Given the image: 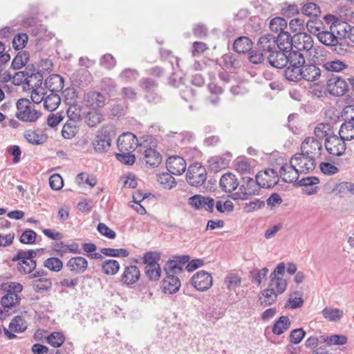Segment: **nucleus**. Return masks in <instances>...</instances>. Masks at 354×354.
Here are the masks:
<instances>
[{"label":"nucleus","instance_id":"cd10ccee","mask_svg":"<svg viewBox=\"0 0 354 354\" xmlns=\"http://www.w3.org/2000/svg\"><path fill=\"white\" fill-rule=\"evenodd\" d=\"M230 156H214L212 157L209 160V165L211 170L217 172L223 169L228 167L230 161Z\"/></svg>","mask_w":354,"mask_h":354},{"label":"nucleus","instance_id":"49530a36","mask_svg":"<svg viewBox=\"0 0 354 354\" xmlns=\"http://www.w3.org/2000/svg\"><path fill=\"white\" fill-rule=\"evenodd\" d=\"M139 77V72L135 68H127L124 69L119 75V78L124 82H132Z\"/></svg>","mask_w":354,"mask_h":354},{"label":"nucleus","instance_id":"f3484780","mask_svg":"<svg viewBox=\"0 0 354 354\" xmlns=\"http://www.w3.org/2000/svg\"><path fill=\"white\" fill-rule=\"evenodd\" d=\"M185 160L180 156H170L167 160V169L173 175H181L186 169Z\"/></svg>","mask_w":354,"mask_h":354},{"label":"nucleus","instance_id":"c9c22d12","mask_svg":"<svg viewBox=\"0 0 354 354\" xmlns=\"http://www.w3.org/2000/svg\"><path fill=\"white\" fill-rule=\"evenodd\" d=\"M277 297L278 295L268 287L261 292L259 301L264 306H270L277 301Z\"/></svg>","mask_w":354,"mask_h":354},{"label":"nucleus","instance_id":"37998d69","mask_svg":"<svg viewBox=\"0 0 354 354\" xmlns=\"http://www.w3.org/2000/svg\"><path fill=\"white\" fill-rule=\"evenodd\" d=\"M145 273L149 280L156 281L159 280L161 276V268L159 264L145 266Z\"/></svg>","mask_w":354,"mask_h":354},{"label":"nucleus","instance_id":"774afa93","mask_svg":"<svg viewBox=\"0 0 354 354\" xmlns=\"http://www.w3.org/2000/svg\"><path fill=\"white\" fill-rule=\"evenodd\" d=\"M37 234L31 229H26L19 238V241L23 244H33L36 241Z\"/></svg>","mask_w":354,"mask_h":354},{"label":"nucleus","instance_id":"a19ab883","mask_svg":"<svg viewBox=\"0 0 354 354\" xmlns=\"http://www.w3.org/2000/svg\"><path fill=\"white\" fill-rule=\"evenodd\" d=\"M21 300V297L17 294L6 293L2 297L1 304L6 310V308H11L15 306Z\"/></svg>","mask_w":354,"mask_h":354},{"label":"nucleus","instance_id":"2eb2a0df","mask_svg":"<svg viewBox=\"0 0 354 354\" xmlns=\"http://www.w3.org/2000/svg\"><path fill=\"white\" fill-rule=\"evenodd\" d=\"M84 100L87 106L93 109H97L103 107L106 104V97L100 92L91 91L84 95Z\"/></svg>","mask_w":354,"mask_h":354},{"label":"nucleus","instance_id":"4be33fe9","mask_svg":"<svg viewBox=\"0 0 354 354\" xmlns=\"http://www.w3.org/2000/svg\"><path fill=\"white\" fill-rule=\"evenodd\" d=\"M44 85L48 88V92L59 93L64 88V80L61 75L53 74L45 80Z\"/></svg>","mask_w":354,"mask_h":354},{"label":"nucleus","instance_id":"c756f323","mask_svg":"<svg viewBox=\"0 0 354 354\" xmlns=\"http://www.w3.org/2000/svg\"><path fill=\"white\" fill-rule=\"evenodd\" d=\"M144 159L150 167H158L162 161L160 154L152 148L147 149L144 152Z\"/></svg>","mask_w":354,"mask_h":354},{"label":"nucleus","instance_id":"0eeeda50","mask_svg":"<svg viewBox=\"0 0 354 354\" xmlns=\"http://www.w3.org/2000/svg\"><path fill=\"white\" fill-rule=\"evenodd\" d=\"M346 141L337 135L326 137L325 140V148L327 152L333 156H340L346 151Z\"/></svg>","mask_w":354,"mask_h":354},{"label":"nucleus","instance_id":"6e6d98bb","mask_svg":"<svg viewBox=\"0 0 354 354\" xmlns=\"http://www.w3.org/2000/svg\"><path fill=\"white\" fill-rule=\"evenodd\" d=\"M158 183L165 188L171 189L176 185L175 178L171 173L165 172L158 176Z\"/></svg>","mask_w":354,"mask_h":354},{"label":"nucleus","instance_id":"338daca9","mask_svg":"<svg viewBox=\"0 0 354 354\" xmlns=\"http://www.w3.org/2000/svg\"><path fill=\"white\" fill-rule=\"evenodd\" d=\"M102 120V115L97 111H90L86 115V122L91 127H96Z\"/></svg>","mask_w":354,"mask_h":354},{"label":"nucleus","instance_id":"79ce46f5","mask_svg":"<svg viewBox=\"0 0 354 354\" xmlns=\"http://www.w3.org/2000/svg\"><path fill=\"white\" fill-rule=\"evenodd\" d=\"M284 76L290 82H297L302 80V67H286L284 70Z\"/></svg>","mask_w":354,"mask_h":354},{"label":"nucleus","instance_id":"f8f14e48","mask_svg":"<svg viewBox=\"0 0 354 354\" xmlns=\"http://www.w3.org/2000/svg\"><path fill=\"white\" fill-rule=\"evenodd\" d=\"M326 88L331 95L342 96L348 90V85L344 79L334 76L328 80Z\"/></svg>","mask_w":354,"mask_h":354},{"label":"nucleus","instance_id":"58836bf2","mask_svg":"<svg viewBox=\"0 0 354 354\" xmlns=\"http://www.w3.org/2000/svg\"><path fill=\"white\" fill-rule=\"evenodd\" d=\"M24 136L28 142L35 145L43 144L46 140V136L31 130L26 131Z\"/></svg>","mask_w":354,"mask_h":354},{"label":"nucleus","instance_id":"c85d7f7f","mask_svg":"<svg viewBox=\"0 0 354 354\" xmlns=\"http://www.w3.org/2000/svg\"><path fill=\"white\" fill-rule=\"evenodd\" d=\"M291 325V322L288 316L282 315L275 321L272 331L274 335H280L288 330Z\"/></svg>","mask_w":354,"mask_h":354},{"label":"nucleus","instance_id":"7ed1b4c3","mask_svg":"<svg viewBox=\"0 0 354 354\" xmlns=\"http://www.w3.org/2000/svg\"><path fill=\"white\" fill-rule=\"evenodd\" d=\"M113 132L111 127H102L97 131L95 140L93 142V146L96 152H106L112 141V133Z\"/></svg>","mask_w":354,"mask_h":354},{"label":"nucleus","instance_id":"864d4df0","mask_svg":"<svg viewBox=\"0 0 354 354\" xmlns=\"http://www.w3.org/2000/svg\"><path fill=\"white\" fill-rule=\"evenodd\" d=\"M32 288L37 292L48 291L52 288V282L49 279L40 278L32 282Z\"/></svg>","mask_w":354,"mask_h":354},{"label":"nucleus","instance_id":"39448f33","mask_svg":"<svg viewBox=\"0 0 354 354\" xmlns=\"http://www.w3.org/2000/svg\"><path fill=\"white\" fill-rule=\"evenodd\" d=\"M206 179V169L201 163L194 162L189 166L186 180L191 186H201L204 184Z\"/></svg>","mask_w":354,"mask_h":354},{"label":"nucleus","instance_id":"680f3d73","mask_svg":"<svg viewBox=\"0 0 354 354\" xmlns=\"http://www.w3.org/2000/svg\"><path fill=\"white\" fill-rule=\"evenodd\" d=\"M223 66L227 70L235 69L239 62L232 53H227L222 57Z\"/></svg>","mask_w":354,"mask_h":354},{"label":"nucleus","instance_id":"4c0bfd02","mask_svg":"<svg viewBox=\"0 0 354 354\" xmlns=\"http://www.w3.org/2000/svg\"><path fill=\"white\" fill-rule=\"evenodd\" d=\"M102 270L107 275H115L120 270V263L114 259H107L102 263Z\"/></svg>","mask_w":354,"mask_h":354},{"label":"nucleus","instance_id":"20e7f679","mask_svg":"<svg viewBox=\"0 0 354 354\" xmlns=\"http://www.w3.org/2000/svg\"><path fill=\"white\" fill-rule=\"evenodd\" d=\"M17 76H21V80L18 81V84H25L30 89L41 88L43 82V76L40 72L35 71L33 66L31 68H26L25 71L16 72Z\"/></svg>","mask_w":354,"mask_h":354},{"label":"nucleus","instance_id":"3c124183","mask_svg":"<svg viewBox=\"0 0 354 354\" xmlns=\"http://www.w3.org/2000/svg\"><path fill=\"white\" fill-rule=\"evenodd\" d=\"M100 252L105 256L113 257H127L129 255V252L124 248H104L100 250Z\"/></svg>","mask_w":354,"mask_h":354},{"label":"nucleus","instance_id":"f257e3e1","mask_svg":"<svg viewBox=\"0 0 354 354\" xmlns=\"http://www.w3.org/2000/svg\"><path fill=\"white\" fill-rule=\"evenodd\" d=\"M36 256V250H19L12 258V261L17 262V269L21 274H30L36 268L37 262L35 260Z\"/></svg>","mask_w":354,"mask_h":354},{"label":"nucleus","instance_id":"423d86ee","mask_svg":"<svg viewBox=\"0 0 354 354\" xmlns=\"http://www.w3.org/2000/svg\"><path fill=\"white\" fill-rule=\"evenodd\" d=\"M290 163L292 164L300 173H308L313 171L316 167L315 160L302 152L294 155Z\"/></svg>","mask_w":354,"mask_h":354},{"label":"nucleus","instance_id":"13d9d810","mask_svg":"<svg viewBox=\"0 0 354 354\" xmlns=\"http://www.w3.org/2000/svg\"><path fill=\"white\" fill-rule=\"evenodd\" d=\"M139 86L147 93L154 91L158 86V82L150 77H143L139 81Z\"/></svg>","mask_w":354,"mask_h":354},{"label":"nucleus","instance_id":"a211bd4d","mask_svg":"<svg viewBox=\"0 0 354 354\" xmlns=\"http://www.w3.org/2000/svg\"><path fill=\"white\" fill-rule=\"evenodd\" d=\"M66 268L76 274L84 273L88 268L87 260L82 257H71L66 263Z\"/></svg>","mask_w":354,"mask_h":354},{"label":"nucleus","instance_id":"5fc2aeb1","mask_svg":"<svg viewBox=\"0 0 354 354\" xmlns=\"http://www.w3.org/2000/svg\"><path fill=\"white\" fill-rule=\"evenodd\" d=\"M26 328V322L21 316L15 317L9 324V329L15 333H21Z\"/></svg>","mask_w":354,"mask_h":354},{"label":"nucleus","instance_id":"473e14b6","mask_svg":"<svg viewBox=\"0 0 354 354\" xmlns=\"http://www.w3.org/2000/svg\"><path fill=\"white\" fill-rule=\"evenodd\" d=\"M317 39L323 44L333 47L334 44H337L338 39L332 30H322L321 32H317Z\"/></svg>","mask_w":354,"mask_h":354},{"label":"nucleus","instance_id":"ea45409f","mask_svg":"<svg viewBox=\"0 0 354 354\" xmlns=\"http://www.w3.org/2000/svg\"><path fill=\"white\" fill-rule=\"evenodd\" d=\"M351 27L347 23H338L333 24L330 28L333 30V33L336 35L337 39H342V38H347L348 31Z\"/></svg>","mask_w":354,"mask_h":354},{"label":"nucleus","instance_id":"aec40b11","mask_svg":"<svg viewBox=\"0 0 354 354\" xmlns=\"http://www.w3.org/2000/svg\"><path fill=\"white\" fill-rule=\"evenodd\" d=\"M313 39L310 35L307 33H299L294 37V45L298 51H309L313 47Z\"/></svg>","mask_w":354,"mask_h":354},{"label":"nucleus","instance_id":"bb28decb","mask_svg":"<svg viewBox=\"0 0 354 354\" xmlns=\"http://www.w3.org/2000/svg\"><path fill=\"white\" fill-rule=\"evenodd\" d=\"M253 46L252 40L248 37H240L233 44V49L236 53L244 54L251 50Z\"/></svg>","mask_w":354,"mask_h":354},{"label":"nucleus","instance_id":"393cba45","mask_svg":"<svg viewBox=\"0 0 354 354\" xmlns=\"http://www.w3.org/2000/svg\"><path fill=\"white\" fill-rule=\"evenodd\" d=\"M279 49H283V51H290L293 48L294 38L287 31H283L276 37Z\"/></svg>","mask_w":354,"mask_h":354},{"label":"nucleus","instance_id":"f03ea898","mask_svg":"<svg viewBox=\"0 0 354 354\" xmlns=\"http://www.w3.org/2000/svg\"><path fill=\"white\" fill-rule=\"evenodd\" d=\"M15 117L25 122H35L41 115L40 111L35 109L31 102L26 98H21L16 103Z\"/></svg>","mask_w":354,"mask_h":354},{"label":"nucleus","instance_id":"1a4fd4ad","mask_svg":"<svg viewBox=\"0 0 354 354\" xmlns=\"http://www.w3.org/2000/svg\"><path fill=\"white\" fill-rule=\"evenodd\" d=\"M322 145L317 138L308 137L304 139L301 145V152L310 156L315 160L316 158L321 156Z\"/></svg>","mask_w":354,"mask_h":354},{"label":"nucleus","instance_id":"7c9ffc66","mask_svg":"<svg viewBox=\"0 0 354 354\" xmlns=\"http://www.w3.org/2000/svg\"><path fill=\"white\" fill-rule=\"evenodd\" d=\"M60 102L61 98L58 93L49 92L44 98V107L49 111H53L58 107Z\"/></svg>","mask_w":354,"mask_h":354},{"label":"nucleus","instance_id":"9b49d317","mask_svg":"<svg viewBox=\"0 0 354 354\" xmlns=\"http://www.w3.org/2000/svg\"><path fill=\"white\" fill-rule=\"evenodd\" d=\"M138 146L137 137L131 132L123 133L118 138V147L120 152L133 151Z\"/></svg>","mask_w":354,"mask_h":354},{"label":"nucleus","instance_id":"052dcab7","mask_svg":"<svg viewBox=\"0 0 354 354\" xmlns=\"http://www.w3.org/2000/svg\"><path fill=\"white\" fill-rule=\"evenodd\" d=\"M160 259V254L158 252L149 251L144 254L142 257V263L145 266H151L159 264L158 261Z\"/></svg>","mask_w":354,"mask_h":354},{"label":"nucleus","instance_id":"9d476101","mask_svg":"<svg viewBox=\"0 0 354 354\" xmlns=\"http://www.w3.org/2000/svg\"><path fill=\"white\" fill-rule=\"evenodd\" d=\"M256 178L260 187L263 188H272L278 183L279 180L278 173L273 169L259 171Z\"/></svg>","mask_w":354,"mask_h":354},{"label":"nucleus","instance_id":"4d7b16f0","mask_svg":"<svg viewBox=\"0 0 354 354\" xmlns=\"http://www.w3.org/2000/svg\"><path fill=\"white\" fill-rule=\"evenodd\" d=\"M287 27V21L282 17H275L270 22V28L276 33L284 31Z\"/></svg>","mask_w":354,"mask_h":354},{"label":"nucleus","instance_id":"72a5a7b5","mask_svg":"<svg viewBox=\"0 0 354 354\" xmlns=\"http://www.w3.org/2000/svg\"><path fill=\"white\" fill-rule=\"evenodd\" d=\"M322 314L323 317L329 322H339L344 316V312L339 308H324Z\"/></svg>","mask_w":354,"mask_h":354},{"label":"nucleus","instance_id":"6e6552de","mask_svg":"<svg viewBox=\"0 0 354 354\" xmlns=\"http://www.w3.org/2000/svg\"><path fill=\"white\" fill-rule=\"evenodd\" d=\"M212 275L205 270L198 271L192 276L190 280L192 286L201 292L209 290L212 286Z\"/></svg>","mask_w":354,"mask_h":354},{"label":"nucleus","instance_id":"a18cd8bd","mask_svg":"<svg viewBox=\"0 0 354 354\" xmlns=\"http://www.w3.org/2000/svg\"><path fill=\"white\" fill-rule=\"evenodd\" d=\"M323 67L327 71L330 72H340L347 68V64L339 59H335L333 61H328L324 64Z\"/></svg>","mask_w":354,"mask_h":354},{"label":"nucleus","instance_id":"c03bdc74","mask_svg":"<svg viewBox=\"0 0 354 354\" xmlns=\"http://www.w3.org/2000/svg\"><path fill=\"white\" fill-rule=\"evenodd\" d=\"M44 266L49 270L59 272L63 268V262L57 257H49L44 261Z\"/></svg>","mask_w":354,"mask_h":354},{"label":"nucleus","instance_id":"09e8293b","mask_svg":"<svg viewBox=\"0 0 354 354\" xmlns=\"http://www.w3.org/2000/svg\"><path fill=\"white\" fill-rule=\"evenodd\" d=\"M64 342L65 337L60 332H53L46 337V342L54 348L60 347Z\"/></svg>","mask_w":354,"mask_h":354},{"label":"nucleus","instance_id":"69168bd1","mask_svg":"<svg viewBox=\"0 0 354 354\" xmlns=\"http://www.w3.org/2000/svg\"><path fill=\"white\" fill-rule=\"evenodd\" d=\"M68 120L78 122L81 119V109L76 104H69L66 111Z\"/></svg>","mask_w":354,"mask_h":354},{"label":"nucleus","instance_id":"f704fd0d","mask_svg":"<svg viewBox=\"0 0 354 354\" xmlns=\"http://www.w3.org/2000/svg\"><path fill=\"white\" fill-rule=\"evenodd\" d=\"M339 137L345 141L354 139V124L349 122H344L339 131Z\"/></svg>","mask_w":354,"mask_h":354},{"label":"nucleus","instance_id":"ddd939ff","mask_svg":"<svg viewBox=\"0 0 354 354\" xmlns=\"http://www.w3.org/2000/svg\"><path fill=\"white\" fill-rule=\"evenodd\" d=\"M257 46L259 50H261V52H263L266 55V57L268 56V54L278 49L276 36L271 34H265L261 36L258 40Z\"/></svg>","mask_w":354,"mask_h":354},{"label":"nucleus","instance_id":"a878e982","mask_svg":"<svg viewBox=\"0 0 354 354\" xmlns=\"http://www.w3.org/2000/svg\"><path fill=\"white\" fill-rule=\"evenodd\" d=\"M302 80L314 82L321 76V70L315 64H305L302 67Z\"/></svg>","mask_w":354,"mask_h":354},{"label":"nucleus","instance_id":"6ab92c4d","mask_svg":"<svg viewBox=\"0 0 354 354\" xmlns=\"http://www.w3.org/2000/svg\"><path fill=\"white\" fill-rule=\"evenodd\" d=\"M239 183L234 174L230 172L223 174L219 181V185L222 191L231 193L239 186Z\"/></svg>","mask_w":354,"mask_h":354},{"label":"nucleus","instance_id":"e2e57ef3","mask_svg":"<svg viewBox=\"0 0 354 354\" xmlns=\"http://www.w3.org/2000/svg\"><path fill=\"white\" fill-rule=\"evenodd\" d=\"M301 12L308 17H317L321 12L319 7L313 2L304 4L301 8Z\"/></svg>","mask_w":354,"mask_h":354},{"label":"nucleus","instance_id":"bf43d9fd","mask_svg":"<svg viewBox=\"0 0 354 354\" xmlns=\"http://www.w3.org/2000/svg\"><path fill=\"white\" fill-rule=\"evenodd\" d=\"M287 64H297V65H304L305 64V58L304 55L298 51L292 50L288 53Z\"/></svg>","mask_w":354,"mask_h":354},{"label":"nucleus","instance_id":"2f4dec72","mask_svg":"<svg viewBox=\"0 0 354 354\" xmlns=\"http://www.w3.org/2000/svg\"><path fill=\"white\" fill-rule=\"evenodd\" d=\"M268 288L272 289L278 295L284 292L287 288V281L280 277L270 276Z\"/></svg>","mask_w":354,"mask_h":354},{"label":"nucleus","instance_id":"4468645a","mask_svg":"<svg viewBox=\"0 0 354 354\" xmlns=\"http://www.w3.org/2000/svg\"><path fill=\"white\" fill-rule=\"evenodd\" d=\"M140 278V271L136 266L129 265L124 268L121 274L120 281L126 285L131 286L137 283Z\"/></svg>","mask_w":354,"mask_h":354},{"label":"nucleus","instance_id":"de8ad7c7","mask_svg":"<svg viewBox=\"0 0 354 354\" xmlns=\"http://www.w3.org/2000/svg\"><path fill=\"white\" fill-rule=\"evenodd\" d=\"M164 270L168 276H176L183 272V267L178 263V261L172 259L167 261Z\"/></svg>","mask_w":354,"mask_h":354},{"label":"nucleus","instance_id":"412c9836","mask_svg":"<svg viewBox=\"0 0 354 354\" xmlns=\"http://www.w3.org/2000/svg\"><path fill=\"white\" fill-rule=\"evenodd\" d=\"M299 171L292 165L284 164L279 169L280 176L286 183H292L299 178Z\"/></svg>","mask_w":354,"mask_h":354},{"label":"nucleus","instance_id":"e433bc0d","mask_svg":"<svg viewBox=\"0 0 354 354\" xmlns=\"http://www.w3.org/2000/svg\"><path fill=\"white\" fill-rule=\"evenodd\" d=\"M29 60V53L26 50H21L17 53L14 57L11 68L13 70H18L24 67Z\"/></svg>","mask_w":354,"mask_h":354},{"label":"nucleus","instance_id":"603ef678","mask_svg":"<svg viewBox=\"0 0 354 354\" xmlns=\"http://www.w3.org/2000/svg\"><path fill=\"white\" fill-rule=\"evenodd\" d=\"M77 122L68 120L64 125L62 133L64 138L70 139L74 137L77 132Z\"/></svg>","mask_w":354,"mask_h":354},{"label":"nucleus","instance_id":"b1692460","mask_svg":"<svg viewBox=\"0 0 354 354\" xmlns=\"http://www.w3.org/2000/svg\"><path fill=\"white\" fill-rule=\"evenodd\" d=\"M243 183L240 187V190L243 195H253L258 194L260 185L257 183V179L245 176L243 178Z\"/></svg>","mask_w":354,"mask_h":354},{"label":"nucleus","instance_id":"0e129e2a","mask_svg":"<svg viewBox=\"0 0 354 354\" xmlns=\"http://www.w3.org/2000/svg\"><path fill=\"white\" fill-rule=\"evenodd\" d=\"M346 39H338L337 44H334L333 46V50L339 55H345L350 52V45Z\"/></svg>","mask_w":354,"mask_h":354},{"label":"nucleus","instance_id":"5701e85b","mask_svg":"<svg viewBox=\"0 0 354 354\" xmlns=\"http://www.w3.org/2000/svg\"><path fill=\"white\" fill-rule=\"evenodd\" d=\"M180 281L176 276H168L162 281V288L165 293L174 294L177 292L180 287Z\"/></svg>","mask_w":354,"mask_h":354},{"label":"nucleus","instance_id":"8fccbe9b","mask_svg":"<svg viewBox=\"0 0 354 354\" xmlns=\"http://www.w3.org/2000/svg\"><path fill=\"white\" fill-rule=\"evenodd\" d=\"M227 288L230 290H235L241 283V278L235 273L228 274L224 281Z\"/></svg>","mask_w":354,"mask_h":354},{"label":"nucleus","instance_id":"dca6fc26","mask_svg":"<svg viewBox=\"0 0 354 354\" xmlns=\"http://www.w3.org/2000/svg\"><path fill=\"white\" fill-rule=\"evenodd\" d=\"M289 51H283V49L274 50L268 54L267 59L270 65L276 68H283L287 65L288 53Z\"/></svg>","mask_w":354,"mask_h":354}]
</instances>
